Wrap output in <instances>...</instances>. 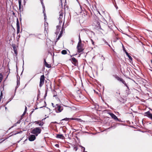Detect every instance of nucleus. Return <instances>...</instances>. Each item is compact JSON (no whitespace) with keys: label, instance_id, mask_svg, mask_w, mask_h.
Wrapping results in <instances>:
<instances>
[{"label":"nucleus","instance_id":"nucleus-15","mask_svg":"<svg viewBox=\"0 0 152 152\" xmlns=\"http://www.w3.org/2000/svg\"><path fill=\"white\" fill-rule=\"evenodd\" d=\"M17 27V34H18L20 32V27L19 24V22L18 19H17V21L16 23Z\"/></svg>","mask_w":152,"mask_h":152},{"label":"nucleus","instance_id":"nucleus-22","mask_svg":"<svg viewBox=\"0 0 152 152\" xmlns=\"http://www.w3.org/2000/svg\"><path fill=\"white\" fill-rule=\"evenodd\" d=\"M125 52L126 55L128 56L130 61H132V58L131 57V56L130 55H129L128 53L127 52L126 50H125Z\"/></svg>","mask_w":152,"mask_h":152},{"label":"nucleus","instance_id":"nucleus-12","mask_svg":"<svg viewBox=\"0 0 152 152\" xmlns=\"http://www.w3.org/2000/svg\"><path fill=\"white\" fill-rule=\"evenodd\" d=\"M28 138L30 141H33L36 139V135L34 134H31L28 136Z\"/></svg>","mask_w":152,"mask_h":152},{"label":"nucleus","instance_id":"nucleus-7","mask_svg":"<svg viewBox=\"0 0 152 152\" xmlns=\"http://www.w3.org/2000/svg\"><path fill=\"white\" fill-rule=\"evenodd\" d=\"M74 150L76 151V152H83L85 150V148L83 147L78 148L76 146L74 147Z\"/></svg>","mask_w":152,"mask_h":152},{"label":"nucleus","instance_id":"nucleus-9","mask_svg":"<svg viewBox=\"0 0 152 152\" xmlns=\"http://www.w3.org/2000/svg\"><path fill=\"white\" fill-rule=\"evenodd\" d=\"M21 0H18V3L19 4V11L20 12V13H21L22 12H23V6L22 5H21Z\"/></svg>","mask_w":152,"mask_h":152},{"label":"nucleus","instance_id":"nucleus-31","mask_svg":"<svg viewBox=\"0 0 152 152\" xmlns=\"http://www.w3.org/2000/svg\"><path fill=\"white\" fill-rule=\"evenodd\" d=\"M2 92H1V95L0 96H1V97H2Z\"/></svg>","mask_w":152,"mask_h":152},{"label":"nucleus","instance_id":"nucleus-3","mask_svg":"<svg viewBox=\"0 0 152 152\" xmlns=\"http://www.w3.org/2000/svg\"><path fill=\"white\" fill-rule=\"evenodd\" d=\"M84 45L83 44L77 45V52L78 53H80L82 52L84 50Z\"/></svg>","mask_w":152,"mask_h":152},{"label":"nucleus","instance_id":"nucleus-10","mask_svg":"<svg viewBox=\"0 0 152 152\" xmlns=\"http://www.w3.org/2000/svg\"><path fill=\"white\" fill-rule=\"evenodd\" d=\"M109 114L111 116L112 118L114 119L115 121H119V119L113 113H109Z\"/></svg>","mask_w":152,"mask_h":152},{"label":"nucleus","instance_id":"nucleus-14","mask_svg":"<svg viewBox=\"0 0 152 152\" xmlns=\"http://www.w3.org/2000/svg\"><path fill=\"white\" fill-rule=\"evenodd\" d=\"M56 105L57 106V107L56 108V111L58 112H61L63 110V107L59 105L58 106L57 104H56Z\"/></svg>","mask_w":152,"mask_h":152},{"label":"nucleus","instance_id":"nucleus-17","mask_svg":"<svg viewBox=\"0 0 152 152\" xmlns=\"http://www.w3.org/2000/svg\"><path fill=\"white\" fill-rule=\"evenodd\" d=\"M59 19L60 20L59 22L60 23H61V22H62V20H61V19L63 18V15H64V12L62 11H61L59 12Z\"/></svg>","mask_w":152,"mask_h":152},{"label":"nucleus","instance_id":"nucleus-35","mask_svg":"<svg viewBox=\"0 0 152 152\" xmlns=\"http://www.w3.org/2000/svg\"><path fill=\"white\" fill-rule=\"evenodd\" d=\"M79 38H80V34L79 35Z\"/></svg>","mask_w":152,"mask_h":152},{"label":"nucleus","instance_id":"nucleus-2","mask_svg":"<svg viewBox=\"0 0 152 152\" xmlns=\"http://www.w3.org/2000/svg\"><path fill=\"white\" fill-rule=\"evenodd\" d=\"M42 130L39 127H36L32 129L31 132V133L34 134L36 136H37L38 134H40Z\"/></svg>","mask_w":152,"mask_h":152},{"label":"nucleus","instance_id":"nucleus-36","mask_svg":"<svg viewBox=\"0 0 152 152\" xmlns=\"http://www.w3.org/2000/svg\"><path fill=\"white\" fill-rule=\"evenodd\" d=\"M44 11H45V9H44V10H43V12L44 13Z\"/></svg>","mask_w":152,"mask_h":152},{"label":"nucleus","instance_id":"nucleus-28","mask_svg":"<svg viewBox=\"0 0 152 152\" xmlns=\"http://www.w3.org/2000/svg\"><path fill=\"white\" fill-rule=\"evenodd\" d=\"M26 112H24L23 114L21 116V117H23V116L26 113Z\"/></svg>","mask_w":152,"mask_h":152},{"label":"nucleus","instance_id":"nucleus-20","mask_svg":"<svg viewBox=\"0 0 152 152\" xmlns=\"http://www.w3.org/2000/svg\"><path fill=\"white\" fill-rule=\"evenodd\" d=\"M44 64L45 66L47 68H50L51 67L50 64H48L46 61L45 59L44 60Z\"/></svg>","mask_w":152,"mask_h":152},{"label":"nucleus","instance_id":"nucleus-1","mask_svg":"<svg viewBox=\"0 0 152 152\" xmlns=\"http://www.w3.org/2000/svg\"><path fill=\"white\" fill-rule=\"evenodd\" d=\"M92 26L94 29L97 30L100 29L105 31L106 33L110 30L109 26L102 22L96 16L94 17Z\"/></svg>","mask_w":152,"mask_h":152},{"label":"nucleus","instance_id":"nucleus-27","mask_svg":"<svg viewBox=\"0 0 152 152\" xmlns=\"http://www.w3.org/2000/svg\"><path fill=\"white\" fill-rule=\"evenodd\" d=\"M91 40L92 45H94V41L92 39H91Z\"/></svg>","mask_w":152,"mask_h":152},{"label":"nucleus","instance_id":"nucleus-24","mask_svg":"<svg viewBox=\"0 0 152 152\" xmlns=\"http://www.w3.org/2000/svg\"><path fill=\"white\" fill-rule=\"evenodd\" d=\"M72 118H66L62 120V121L65 120L66 121H69V120H72L71 119Z\"/></svg>","mask_w":152,"mask_h":152},{"label":"nucleus","instance_id":"nucleus-39","mask_svg":"<svg viewBox=\"0 0 152 152\" xmlns=\"http://www.w3.org/2000/svg\"><path fill=\"white\" fill-rule=\"evenodd\" d=\"M44 15L45 16V14H44Z\"/></svg>","mask_w":152,"mask_h":152},{"label":"nucleus","instance_id":"nucleus-11","mask_svg":"<svg viewBox=\"0 0 152 152\" xmlns=\"http://www.w3.org/2000/svg\"><path fill=\"white\" fill-rule=\"evenodd\" d=\"M145 116H146L151 119L152 121V114L149 111L145 113Z\"/></svg>","mask_w":152,"mask_h":152},{"label":"nucleus","instance_id":"nucleus-38","mask_svg":"<svg viewBox=\"0 0 152 152\" xmlns=\"http://www.w3.org/2000/svg\"><path fill=\"white\" fill-rule=\"evenodd\" d=\"M13 15H14L15 14V13L14 12H13Z\"/></svg>","mask_w":152,"mask_h":152},{"label":"nucleus","instance_id":"nucleus-34","mask_svg":"<svg viewBox=\"0 0 152 152\" xmlns=\"http://www.w3.org/2000/svg\"><path fill=\"white\" fill-rule=\"evenodd\" d=\"M52 105L53 106V107H54V106H53V103H52Z\"/></svg>","mask_w":152,"mask_h":152},{"label":"nucleus","instance_id":"nucleus-29","mask_svg":"<svg viewBox=\"0 0 152 152\" xmlns=\"http://www.w3.org/2000/svg\"><path fill=\"white\" fill-rule=\"evenodd\" d=\"M40 1H41V4H42V5H43V0H40Z\"/></svg>","mask_w":152,"mask_h":152},{"label":"nucleus","instance_id":"nucleus-32","mask_svg":"<svg viewBox=\"0 0 152 152\" xmlns=\"http://www.w3.org/2000/svg\"><path fill=\"white\" fill-rule=\"evenodd\" d=\"M81 40L80 38H79V40Z\"/></svg>","mask_w":152,"mask_h":152},{"label":"nucleus","instance_id":"nucleus-26","mask_svg":"<svg viewBox=\"0 0 152 152\" xmlns=\"http://www.w3.org/2000/svg\"><path fill=\"white\" fill-rule=\"evenodd\" d=\"M82 44V41L81 40H79V42L77 44V45H80V44Z\"/></svg>","mask_w":152,"mask_h":152},{"label":"nucleus","instance_id":"nucleus-13","mask_svg":"<svg viewBox=\"0 0 152 152\" xmlns=\"http://www.w3.org/2000/svg\"><path fill=\"white\" fill-rule=\"evenodd\" d=\"M124 85L127 87V89L125 91L126 94V95H128L131 94V92L130 91V89L129 88L127 85L126 83V85Z\"/></svg>","mask_w":152,"mask_h":152},{"label":"nucleus","instance_id":"nucleus-25","mask_svg":"<svg viewBox=\"0 0 152 152\" xmlns=\"http://www.w3.org/2000/svg\"><path fill=\"white\" fill-rule=\"evenodd\" d=\"M57 30H59L61 28V26H56Z\"/></svg>","mask_w":152,"mask_h":152},{"label":"nucleus","instance_id":"nucleus-33","mask_svg":"<svg viewBox=\"0 0 152 152\" xmlns=\"http://www.w3.org/2000/svg\"><path fill=\"white\" fill-rule=\"evenodd\" d=\"M53 123H57V122H53Z\"/></svg>","mask_w":152,"mask_h":152},{"label":"nucleus","instance_id":"nucleus-19","mask_svg":"<svg viewBox=\"0 0 152 152\" xmlns=\"http://www.w3.org/2000/svg\"><path fill=\"white\" fill-rule=\"evenodd\" d=\"M34 123L37 124H38L40 126H42L44 124L43 121H35Z\"/></svg>","mask_w":152,"mask_h":152},{"label":"nucleus","instance_id":"nucleus-18","mask_svg":"<svg viewBox=\"0 0 152 152\" xmlns=\"http://www.w3.org/2000/svg\"><path fill=\"white\" fill-rule=\"evenodd\" d=\"M56 138L62 139H64L65 138L64 137L62 134H57L56 136Z\"/></svg>","mask_w":152,"mask_h":152},{"label":"nucleus","instance_id":"nucleus-30","mask_svg":"<svg viewBox=\"0 0 152 152\" xmlns=\"http://www.w3.org/2000/svg\"><path fill=\"white\" fill-rule=\"evenodd\" d=\"M26 110H27V107L26 106L25 107V111L24 112H26Z\"/></svg>","mask_w":152,"mask_h":152},{"label":"nucleus","instance_id":"nucleus-8","mask_svg":"<svg viewBox=\"0 0 152 152\" xmlns=\"http://www.w3.org/2000/svg\"><path fill=\"white\" fill-rule=\"evenodd\" d=\"M12 46L13 49V50L15 54L16 55V56H17L18 54V52L17 51V50L18 48V46H16L14 44H12Z\"/></svg>","mask_w":152,"mask_h":152},{"label":"nucleus","instance_id":"nucleus-41","mask_svg":"<svg viewBox=\"0 0 152 152\" xmlns=\"http://www.w3.org/2000/svg\"><path fill=\"white\" fill-rule=\"evenodd\" d=\"M72 56H71V57H72Z\"/></svg>","mask_w":152,"mask_h":152},{"label":"nucleus","instance_id":"nucleus-16","mask_svg":"<svg viewBox=\"0 0 152 152\" xmlns=\"http://www.w3.org/2000/svg\"><path fill=\"white\" fill-rule=\"evenodd\" d=\"M64 23H63V26L62 27V29H61V31L60 32V33L58 36V38L56 39V42H57V41H58V40L61 37V35H62V34L63 33V30H64V28L63 27V26H64Z\"/></svg>","mask_w":152,"mask_h":152},{"label":"nucleus","instance_id":"nucleus-4","mask_svg":"<svg viewBox=\"0 0 152 152\" xmlns=\"http://www.w3.org/2000/svg\"><path fill=\"white\" fill-rule=\"evenodd\" d=\"M45 76L44 75L41 76L40 79L39 86L41 87L44 84Z\"/></svg>","mask_w":152,"mask_h":152},{"label":"nucleus","instance_id":"nucleus-5","mask_svg":"<svg viewBox=\"0 0 152 152\" xmlns=\"http://www.w3.org/2000/svg\"><path fill=\"white\" fill-rule=\"evenodd\" d=\"M114 77L118 80L121 82L124 85H126V83L125 81L122 78L119 77L117 75H113Z\"/></svg>","mask_w":152,"mask_h":152},{"label":"nucleus","instance_id":"nucleus-40","mask_svg":"<svg viewBox=\"0 0 152 152\" xmlns=\"http://www.w3.org/2000/svg\"><path fill=\"white\" fill-rule=\"evenodd\" d=\"M151 62L152 63V60H151Z\"/></svg>","mask_w":152,"mask_h":152},{"label":"nucleus","instance_id":"nucleus-37","mask_svg":"<svg viewBox=\"0 0 152 152\" xmlns=\"http://www.w3.org/2000/svg\"><path fill=\"white\" fill-rule=\"evenodd\" d=\"M19 123L18 122H17L16 124H18Z\"/></svg>","mask_w":152,"mask_h":152},{"label":"nucleus","instance_id":"nucleus-23","mask_svg":"<svg viewBox=\"0 0 152 152\" xmlns=\"http://www.w3.org/2000/svg\"><path fill=\"white\" fill-rule=\"evenodd\" d=\"M61 53L63 55L66 54L67 53V51L66 50H63L61 51Z\"/></svg>","mask_w":152,"mask_h":152},{"label":"nucleus","instance_id":"nucleus-6","mask_svg":"<svg viewBox=\"0 0 152 152\" xmlns=\"http://www.w3.org/2000/svg\"><path fill=\"white\" fill-rule=\"evenodd\" d=\"M69 60L71 61L72 63L75 66H77L78 65V60L75 58L72 57Z\"/></svg>","mask_w":152,"mask_h":152},{"label":"nucleus","instance_id":"nucleus-21","mask_svg":"<svg viewBox=\"0 0 152 152\" xmlns=\"http://www.w3.org/2000/svg\"><path fill=\"white\" fill-rule=\"evenodd\" d=\"M72 120H75L78 122H82L83 121L80 118H72L71 119Z\"/></svg>","mask_w":152,"mask_h":152}]
</instances>
